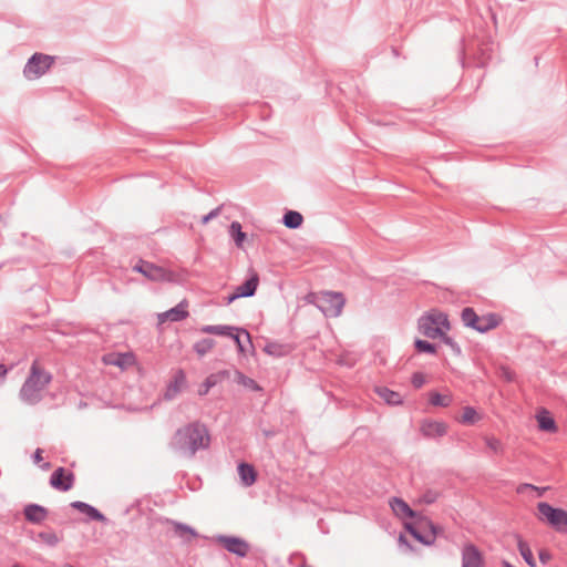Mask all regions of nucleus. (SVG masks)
<instances>
[{
    "label": "nucleus",
    "mask_w": 567,
    "mask_h": 567,
    "mask_svg": "<svg viewBox=\"0 0 567 567\" xmlns=\"http://www.w3.org/2000/svg\"><path fill=\"white\" fill-rule=\"evenodd\" d=\"M420 431L429 439L442 437L447 433V424L443 421L424 420Z\"/></svg>",
    "instance_id": "16"
},
{
    "label": "nucleus",
    "mask_w": 567,
    "mask_h": 567,
    "mask_svg": "<svg viewBox=\"0 0 567 567\" xmlns=\"http://www.w3.org/2000/svg\"><path fill=\"white\" fill-rule=\"evenodd\" d=\"M436 499H437V493H436V492L427 491V492L423 495V501H424L426 504H432V503H434Z\"/></svg>",
    "instance_id": "40"
},
{
    "label": "nucleus",
    "mask_w": 567,
    "mask_h": 567,
    "mask_svg": "<svg viewBox=\"0 0 567 567\" xmlns=\"http://www.w3.org/2000/svg\"><path fill=\"white\" fill-rule=\"evenodd\" d=\"M539 518L547 522L556 532L567 534V511L553 507L546 502L537 504Z\"/></svg>",
    "instance_id": "6"
},
{
    "label": "nucleus",
    "mask_w": 567,
    "mask_h": 567,
    "mask_svg": "<svg viewBox=\"0 0 567 567\" xmlns=\"http://www.w3.org/2000/svg\"><path fill=\"white\" fill-rule=\"evenodd\" d=\"M40 461H42V450L37 449L35 452L33 453V462L38 464Z\"/></svg>",
    "instance_id": "43"
},
{
    "label": "nucleus",
    "mask_w": 567,
    "mask_h": 567,
    "mask_svg": "<svg viewBox=\"0 0 567 567\" xmlns=\"http://www.w3.org/2000/svg\"><path fill=\"white\" fill-rule=\"evenodd\" d=\"M210 434L207 426L198 421L179 427L171 441V447L178 454L193 457L197 451L207 449Z\"/></svg>",
    "instance_id": "1"
},
{
    "label": "nucleus",
    "mask_w": 567,
    "mask_h": 567,
    "mask_svg": "<svg viewBox=\"0 0 567 567\" xmlns=\"http://www.w3.org/2000/svg\"><path fill=\"white\" fill-rule=\"evenodd\" d=\"M213 218H215V215H213V210H210L209 213H207L205 216H203L202 218V224H207L209 220H212Z\"/></svg>",
    "instance_id": "45"
},
{
    "label": "nucleus",
    "mask_w": 567,
    "mask_h": 567,
    "mask_svg": "<svg viewBox=\"0 0 567 567\" xmlns=\"http://www.w3.org/2000/svg\"><path fill=\"white\" fill-rule=\"evenodd\" d=\"M231 339L236 343L238 351L241 353L247 351L245 342L249 347H252L250 334L246 329L239 328L238 331L231 337Z\"/></svg>",
    "instance_id": "23"
},
{
    "label": "nucleus",
    "mask_w": 567,
    "mask_h": 567,
    "mask_svg": "<svg viewBox=\"0 0 567 567\" xmlns=\"http://www.w3.org/2000/svg\"><path fill=\"white\" fill-rule=\"evenodd\" d=\"M538 558L542 564L546 565L551 559V555L548 550L542 549L538 553Z\"/></svg>",
    "instance_id": "41"
},
{
    "label": "nucleus",
    "mask_w": 567,
    "mask_h": 567,
    "mask_svg": "<svg viewBox=\"0 0 567 567\" xmlns=\"http://www.w3.org/2000/svg\"><path fill=\"white\" fill-rule=\"evenodd\" d=\"M210 388H213V374L207 375L205 381L199 385L197 390L198 395H206Z\"/></svg>",
    "instance_id": "37"
},
{
    "label": "nucleus",
    "mask_w": 567,
    "mask_h": 567,
    "mask_svg": "<svg viewBox=\"0 0 567 567\" xmlns=\"http://www.w3.org/2000/svg\"><path fill=\"white\" fill-rule=\"evenodd\" d=\"M188 302L186 300H182L175 307L158 313V323H163L165 321L171 322H179L188 317Z\"/></svg>",
    "instance_id": "13"
},
{
    "label": "nucleus",
    "mask_w": 567,
    "mask_h": 567,
    "mask_svg": "<svg viewBox=\"0 0 567 567\" xmlns=\"http://www.w3.org/2000/svg\"><path fill=\"white\" fill-rule=\"evenodd\" d=\"M239 328L233 326L215 324V336H223L231 338Z\"/></svg>",
    "instance_id": "35"
},
{
    "label": "nucleus",
    "mask_w": 567,
    "mask_h": 567,
    "mask_svg": "<svg viewBox=\"0 0 567 567\" xmlns=\"http://www.w3.org/2000/svg\"><path fill=\"white\" fill-rule=\"evenodd\" d=\"M280 348V346L276 344V343H270V344H267L265 350L269 353V354H278L277 352V349Z\"/></svg>",
    "instance_id": "42"
},
{
    "label": "nucleus",
    "mask_w": 567,
    "mask_h": 567,
    "mask_svg": "<svg viewBox=\"0 0 567 567\" xmlns=\"http://www.w3.org/2000/svg\"><path fill=\"white\" fill-rule=\"evenodd\" d=\"M187 384L188 383L185 371L183 369L174 370L171 380L167 382L163 393V400H175L187 388Z\"/></svg>",
    "instance_id": "9"
},
{
    "label": "nucleus",
    "mask_w": 567,
    "mask_h": 567,
    "mask_svg": "<svg viewBox=\"0 0 567 567\" xmlns=\"http://www.w3.org/2000/svg\"><path fill=\"white\" fill-rule=\"evenodd\" d=\"M37 540L44 543L49 547H55L60 543V538L53 530H43L37 535Z\"/></svg>",
    "instance_id": "28"
},
{
    "label": "nucleus",
    "mask_w": 567,
    "mask_h": 567,
    "mask_svg": "<svg viewBox=\"0 0 567 567\" xmlns=\"http://www.w3.org/2000/svg\"><path fill=\"white\" fill-rule=\"evenodd\" d=\"M480 420L477 411L473 406L463 408V413L460 419L462 424L473 425Z\"/></svg>",
    "instance_id": "31"
},
{
    "label": "nucleus",
    "mask_w": 567,
    "mask_h": 567,
    "mask_svg": "<svg viewBox=\"0 0 567 567\" xmlns=\"http://www.w3.org/2000/svg\"><path fill=\"white\" fill-rule=\"evenodd\" d=\"M75 476L71 471L64 467H58L50 477V485L58 491L68 492L74 485Z\"/></svg>",
    "instance_id": "12"
},
{
    "label": "nucleus",
    "mask_w": 567,
    "mask_h": 567,
    "mask_svg": "<svg viewBox=\"0 0 567 567\" xmlns=\"http://www.w3.org/2000/svg\"><path fill=\"white\" fill-rule=\"evenodd\" d=\"M115 364L122 367V362H120V361H116Z\"/></svg>",
    "instance_id": "51"
},
{
    "label": "nucleus",
    "mask_w": 567,
    "mask_h": 567,
    "mask_svg": "<svg viewBox=\"0 0 567 567\" xmlns=\"http://www.w3.org/2000/svg\"><path fill=\"white\" fill-rule=\"evenodd\" d=\"M378 395L389 405H400L403 402L402 395L386 386H378L375 389Z\"/></svg>",
    "instance_id": "21"
},
{
    "label": "nucleus",
    "mask_w": 567,
    "mask_h": 567,
    "mask_svg": "<svg viewBox=\"0 0 567 567\" xmlns=\"http://www.w3.org/2000/svg\"><path fill=\"white\" fill-rule=\"evenodd\" d=\"M213 218H215V215H213V210H210L209 213H207L205 216H203L202 218V224H207L209 220H212Z\"/></svg>",
    "instance_id": "46"
},
{
    "label": "nucleus",
    "mask_w": 567,
    "mask_h": 567,
    "mask_svg": "<svg viewBox=\"0 0 567 567\" xmlns=\"http://www.w3.org/2000/svg\"><path fill=\"white\" fill-rule=\"evenodd\" d=\"M503 567H514L511 563H508L507 560H504L502 563Z\"/></svg>",
    "instance_id": "49"
},
{
    "label": "nucleus",
    "mask_w": 567,
    "mask_h": 567,
    "mask_svg": "<svg viewBox=\"0 0 567 567\" xmlns=\"http://www.w3.org/2000/svg\"><path fill=\"white\" fill-rule=\"evenodd\" d=\"M282 223L287 228L297 229L303 223V217L299 212L288 210L282 218Z\"/></svg>",
    "instance_id": "24"
},
{
    "label": "nucleus",
    "mask_w": 567,
    "mask_h": 567,
    "mask_svg": "<svg viewBox=\"0 0 567 567\" xmlns=\"http://www.w3.org/2000/svg\"><path fill=\"white\" fill-rule=\"evenodd\" d=\"M399 542H400L401 544H404V545H406L408 547H410L409 542L406 540V538H405L403 535H400V537H399Z\"/></svg>",
    "instance_id": "48"
},
{
    "label": "nucleus",
    "mask_w": 567,
    "mask_h": 567,
    "mask_svg": "<svg viewBox=\"0 0 567 567\" xmlns=\"http://www.w3.org/2000/svg\"><path fill=\"white\" fill-rule=\"evenodd\" d=\"M417 328L424 337L436 339L444 330H450L449 317L444 312L432 311L419 319Z\"/></svg>",
    "instance_id": "3"
},
{
    "label": "nucleus",
    "mask_w": 567,
    "mask_h": 567,
    "mask_svg": "<svg viewBox=\"0 0 567 567\" xmlns=\"http://www.w3.org/2000/svg\"><path fill=\"white\" fill-rule=\"evenodd\" d=\"M219 214V208H215V213H214V216L217 217Z\"/></svg>",
    "instance_id": "50"
},
{
    "label": "nucleus",
    "mask_w": 567,
    "mask_h": 567,
    "mask_svg": "<svg viewBox=\"0 0 567 567\" xmlns=\"http://www.w3.org/2000/svg\"><path fill=\"white\" fill-rule=\"evenodd\" d=\"M204 333L213 334V324H206L200 328Z\"/></svg>",
    "instance_id": "47"
},
{
    "label": "nucleus",
    "mask_w": 567,
    "mask_h": 567,
    "mask_svg": "<svg viewBox=\"0 0 567 567\" xmlns=\"http://www.w3.org/2000/svg\"><path fill=\"white\" fill-rule=\"evenodd\" d=\"M462 567H485V560L480 548L473 543H465L461 549Z\"/></svg>",
    "instance_id": "11"
},
{
    "label": "nucleus",
    "mask_w": 567,
    "mask_h": 567,
    "mask_svg": "<svg viewBox=\"0 0 567 567\" xmlns=\"http://www.w3.org/2000/svg\"><path fill=\"white\" fill-rule=\"evenodd\" d=\"M439 338H441L443 343L446 344L447 347H450L451 350L455 354H461V352H462L461 347L458 346V343L456 341H454V339L452 337H450L445 333V330L443 331V334H441Z\"/></svg>",
    "instance_id": "36"
},
{
    "label": "nucleus",
    "mask_w": 567,
    "mask_h": 567,
    "mask_svg": "<svg viewBox=\"0 0 567 567\" xmlns=\"http://www.w3.org/2000/svg\"><path fill=\"white\" fill-rule=\"evenodd\" d=\"M259 285V277L256 272L251 275L245 282L237 286L233 293L224 297L225 305H230L234 300L241 297H252Z\"/></svg>",
    "instance_id": "10"
},
{
    "label": "nucleus",
    "mask_w": 567,
    "mask_h": 567,
    "mask_svg": "<svg viewBox=\"0 0 567 567\" xmlns=\"http://www.w3.org/2000/svg\"><path fill=\"white\" fill-rule=\"evenodd\" d=\"M70 506L80 513L86 515L90 520L101 522L104 523L107 520V518L102 514L97 508L94 506L81 502V501H74L70 504Z\"/></svg>",
    "instance_id": "18"
},
{
    "label": "nucleus",
    "mask_w": 567,
    "mask_h": 567,
    "mask_svg": "<svg viewBox=\"0 0 567 567\" xmlns=\"http://www.w3.org/2000/svg\"><path fill=\"white\" fill-rule=\"evenodd\" d=\"M461 319L464 326L472 328L481 333L495 329L499 324V317L495 313H488L480 317L476 311L466 307L462 310Z\"/></svg>",
    "instance_id": "4"
},
{
    "label": "nucleus",
    "mask_w": 567,
    "mask_h": 567,
    "mask_svg": "<svg viewBox=\"0 0 567 567\" xmlns=\"http://www.w3.org/2000/svg\"><path fill=\"white\" fill-rule=\"evenodd\" d=\"M429 401L434 406L447 408L452 403V396L449 394H441L439 392H431Z\"/></svg>",
    "instance_id": "30"
},
{
    "label": "nucleus",
    "mask_w": 567,
    "mask_h": 567,
    "mask_svg": "<svg viewBox=\"0 0 567 567\" xmlns=\"http://www.w3.org/2000/svg\"><path fill=\"white\" fill-rule=\"evenodd\" d=\"M229 235L235 240V244L238 247L243 246V243L246 238V234L241 229V225L238 221H233L229 226Z\"/></svg>",
    "instance_id": "29"
},
{
    "label": "nucleus",
    "mask_w": 567,
    "mask_h": 567,
    "mask_svg": "<svg viewBox=\"0 0 567 567\" xmlns=\"http://www.w3.org/2000/svg\"><path fill=\"white\" fill-rule=\"evenodd\" d=\"M53 58L43 53H34L24 65L23 74L33 80L42 76L53 64Z\"/></svg>",
    "instance_id": "7"
},
{
    "label": "nucleus",
    "mask_w": 567,
    "mask_h": 567,
    "mask_svg": "<svg viewBox=\"0 0 567 567\" xmlns=\"http://www.w3.org/2000/svg\"><path fill=\"white\" fill-rule=\"evenodd\" d=\"M193 348H194V351L197 353V355L199 358H202L213 349V339H210V338L202 339V340L197 341Z\"/></svg>",
    "instance_id": "33"
},
{
    "label": "nucleus",
    "mask_w": 567,
    "mask_h": 567,
    "mask_svg": "<svg viewBox=\"0 0 567 567\" xmlns=\"http://www.w3.org/2000/svg\"><path fill=\"white\" fill-rule=\"evenodd\" d=\"M427 524L431 527V530L427 533H421L415 526L409 523L405 524V528L411 534V536L415 538L419 543L429 546L434 544L436 535L434 525L431 522H429Z\"/></svg>",
    "instance_id": "19"
},
{
    "label": "nucleus",
    "mask_w": 567,
    "mask_h": 567,
    "mask_svg": "<svg viewBox=\"0 0 567 567\" xmlns=\"http://www.w3.org/2000/svg\"><path fill=\"white\" fill-rule=\"evenodd\" d=\"M411 383L415 389H421L425 383V377L422 372H414L411 378Z\"/></svg>",
    "instance_id": "38"
},
{
    "label": "nucleus",
    "mask_w": 567,
    "mask_h": 567,
    "mask_svg": "<svg viewBox=\"0 0 567 567\" xmlns=\"http://www.w3.org/2000/svg\"><path fill=\"white\" fill-rule=\"evenodd\" d=\"M526 489H534V491H537V492H538V495H539V496H542V495H543V491H544L545 488H542V489H540L539 487H537V486H535V485H533V484H529V483H523V484L518 485V487H517V489H516V491H517V493H519V494H520V493H524Z\"/></svg>",
    "instance_id": "39"
},
{
    "label": "nucleus",
    "mask_w": 567,
    "mask_h": 567,
    "mask_svg": "<svg viewBox=\"0 0 567 567\" xmlns=\"http://www.w3.org/2000/svg\"><path fill=\"white\" fill-rule=\"evenodd\" d=\"M517 548H518L519 554L522 555L523 559L525 560V563L530 567H535L536 561H535L534 555L532 553V549H530L528 543L525 542L524 539H522L520 537H518Z\"/></svg>",
    "instance_id": "25"
},
{
    "label": "nucleus",
    "mask_w": 567,
    "mask_h": 567,
    "mask_svg": "<svg viewBox=\"0 0 567 567\" xmlns=\"http://www.w3.org/2000/svg\"><path fill=\"white\" fill-rule=\"evenodd\" d=\"M133 270L144 275L151 280H163L166 277V270L163 267L140 259L133 267Z\"/></svg>",
    "instance_id": "14"
},
{
    "label": "nucleus",
    "mask_w": 567,
    "mask_h": 567,
    "mask_svg": "<svg viewBox=\"0 0 567 567\" xmlns=\"http://www.w3.org/2000/svg\"><path fill=\"white\" fill-rule=\"evenodd\" d=\"M63 567H74V566L66 564Z\"/></svg>",
    "instance_id": "52"
},
{
    "label": "nucleus",
    "mask_w": 567,
    "mask_h": 567,
    "mask_svg": "<svg viewBox=\"0 0 567 567\" xmlns=\"http://www.w3.org/2000/svg\"><path fill=\"white\" fill-rule=\"evenodd\" d=\"M315 303L324 317L336 318L341 315L346 299L341 292L324 291L316 298Z\"/></svg>",
    "instance_id": "5"
},
{
    "label": "nucleus",
    "mask_w": 567,
    "mask_h": 567,
    "mask_svg": "<svg viewBox=\"0 0 567 567\" xmlns=\"http://www.w3.org/2000/svg\"><path fill=\"white\" fill-rule=\"evenodd\" d=\"M538 427L542 431L555 432L557 430L555 420L548 414L547 411H543L537 415Z\"/></svg>",
    "instance_id": "26"
},
{
    "label": "nucleus",
    "mask_w": 567,
    "mask_h": 567,
    "mask_svg": "<svg viewBox=\"0 0 567 567\" xmlns=\"http://www.w3.org/2000/svg\"><path fill=\"white\" fill-rule=\"evenodd\" d=\"M484 442L486 446L493 452L495 455H503L505 452L504 444L501 440L494 436H485Z\"/></svg>",
    "instance_id": "32"
},
{
    "label": "nucleus",
    "mask_w": 567,
    "mask_h": 567,
    "mask_svg": "<svg viewBox=\"0 0 567 567\" xmlns=\"http://www.w3.org/2000/svg\"><path fill=\"white\" fill-rule=\"evenodd\" d=\"M238 475H239L241 484L245 487H249V486L254 485L257 481V471L249 463H245V462L239 463Z\"/></svg>",
    "instance_id": "20"
},
{
    "label": "nucleus",
    "mask_w": 567,
    "mask_h": 567,
    "mask_svg": "<svg viewBox=\"0 0 567 567\" xmlns=\"http://www.w3.org/2000/svg\"><path fill=\"white\" fill-rule=\"evenodd\" d=\"M235 381L243 385L244 388H247L251 391L259 392L262 390V388L251 378L245 375L244 373L236 371L235 374Z\"/></svg>",
    "instance_id": "27"
},
{
    "label": "nucleus",
    "mask_w": 567,
    "mask_h": 567,
    "mask_svg": "<svg viewBox=\"0 0 567 567\" xmlns=\"http://www.w3.org/2000/svg\"><path fill=\"white\" fill-rule=\"evenodd\" d=\"M9 369L4 364H0V381L2 382L8 373Z\"/></svg>",
    "instance_id": "44"
},
{
    "label": "nucleus",
    "mask_w": 567,
    "mask_h": 567,
    "mask_svg": "<svg viewBox=\"0 0 567 567\" xmlns=\"http://www.w3.org/2000/svg\"><path fill=\"white\" fill-rule=\"evenodd\" d=\"M414 347L419 353H436V346L425 340L416 339L414 341Z\"/></svg>",
    "instance_id": "34"
},
{
    "label": "nucleus",
    "mask_w": 567,
    "mask_h": 567,
    "mask_svg": "<svg viewBox=\"0 0 567 567\" xmlns=\"http://www.w3.org/2000/svg\"><path fill=\"white\" fill-rule=\"evenodd\" d=\"M390 506L398 516L410 518L415 516V512L402 498L393 497L390 501Z\"/></svg>",
    "instance_id": "22"
},
{
    "label": "nucleus",
    "mask_w": 567,
    "mask_h": 567,
    "mask_svg": "<svg viewBox=\"0 0 567 567\" xmlns=\"http://www.w3.org/2000/svg\"><path fill=\"white\" fill-rule=\"evenodd\" d=\"M12 567H22V566H20V565H18V564H16V565H13Z\"/></svg>",
    "instance_id": "53"
},
{
    "label": "nucleus",
    "mask_w": 567,
    "mask_h": 567,
    "mask_svg": "<svg viewBox=\"0 0 567 567\" xmlns=\"http://www.w3.org/2000/svg\"><path fill=\"white\" fill-rule=\"evenodd\" d=\"M215 542L220 544L228 553L240 558L246 557L250 550V545L244 538L237 536L217 535Z\"/></svg>",
    "instance_id": "8"
},
{
    "label": "nucleus",
    "mask_w": 567,
    "mask_h": 567,
    "mask_svg": "<svg viewBox=\"0 0 567 567\" xmlns=\"http://www.w3.org/2000/svg\"><path fill=\"white\" fill-rule=\"evenodd\" d=\"M167 523L169 525L168 532L171 535L179 538L183 543H189L198 536L196 530L186 524L174 520H167Z\"/></svg>",
    "instance_id": "15"
},
{
    "label": "nucleus",
    "mask_w": 567,
    "mask_h": 567,
    "mask_svg": "<svg viewBox=\"0 0 567 567\" xmlns=\"http://www.w3.org/2000/svg\"><path fill=\"white\" fill-rule=\"evenodd\" d=\"M25 519L32 524H41L48 517V509L39 504H28L23 508Z\"/></svg>",
    "instance_id": "17"
},
{
    "label": "nucleus",
    "mask_w": 567,
    "mask_h": 567,
    "mask_svg": "<svg viewBox=\"0 0 567 567\" xmlns=\"http://www.w3.org/2000/svg\"><path fill=\"white\" fill-rule=\"evenodd\" d=\"M52 379V374L42 368L38 360H34L19 391V399L28 405L38 404L42 401L43 390L51 383Z\"/></svg>",
    "instance_id": "2"
}]
</instances>
